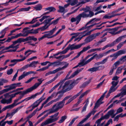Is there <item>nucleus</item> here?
<instances>
[{"label":"nucleus","mask_w":126,"mask_h":126,"mask_svg":"<svg viewBox=\"0 0 126 126\" xmlns=\"http://www.w3.org/2000/svg\"><path fill=\"white\" fill-rule=\"evenodd\" d=\"M71 96L70 95L67 96L65 97L62 101L56 103L60 109L62 108L64 106L65 101L69 98Z\"/></svg>","instance_id":"8"},{"label":"nucleus","mask_w":126,"mask_h":126,"mask_svg":"<svg viewBox=\"0 0 126 126\" xmlns=\"http://www.w3.org/2000/svg\"><path fill=\"white\" fill-rule=\"evenodd\" d=\"M90 0H79V2L78 4H77V6L80 5L81 4H83L86 2H88Z\"/></svg>","instance_id":"40"},{"label":"nucleus","mask_w":126,"mask_h":126,"mask_svg":"<svg viewBox=\"0 0 126 126\" xmlns=\"http://www.w3.org/2000/svg\"><path fill=\"white\" fill-rule=\"evenodd\" d=\"M8 30L9 28L7 27L5 28L0 32V38H2L4 37L6 31Z\"/></svg>","instance_id":"17"},{"label":"nucleus","mask_w":126,"mask_h":126,"mask_svg":"<svg viewBox=\"0 0 126 126\" xmlns=\"http://www.w3.org/2000/svg\"><path fill=\"white\" fill-rule=\"evenodd\" d=\"M79 118L78 116H77L76 117L74 118L71 120V122L69 123L68 126H71L74 123L75 121L77 119Z\"/></svg>","instance_id":"51"},{"label":"nucleus","mask_w":126,"mask_h":126,"mask_svg":"<svg viewBox=\"0 0 126 126\" xmlns=\"http://www.w3.org/2000/svg\"><path fill=\"white\" fill-rule=\"evenodd\" d=\"M36 52V51H35L29 49L26 51L25 53L24 54L25 56L24 57H26V58L31 54L32 53H35Z\"/></svg>","instance_id":"21"},{"label":"nucleus","mask_w":126,"mask_h":126,"mask_svg":"<svg viewBox=\"0 0 126 126\" xmlns=\"http://www.w3.org/2000/svg\"><path fill=\"white\" fill-rule=\"evenodd\" d=\"M19 46V44L15 45L12 44L9 46L8 47H5V48L4 49L7 50L9 48H11L14 49H16V50L18 48Z\"/></svg>","instance_id":"18"},{"label":"nucleus","mask_w":126,"mask_h":126,"mask_svg":"<svg viewBox=\"0 0 126 126\" xmlns=\"http://www.w3.org/2000/svg\"><path fill=\"white\" fill-rule=\"evenodd\" d=\"M82 10L84 11V12L87 13L89 12V13L90 12H92L91 11V9L90 8L88 7H87L85 8H83Z\"/></svg>","instance_id":"44"},{"label":"nucleus","mask_w":126,"mask_h":126,"mask_svg":"<svg viewBox=\"0 0 126 126\" xmlns=\"http://www.w3.org/2000/svg\"><path fill=\"white\" fill-rule=\"evenodd\" d=\"M41 16L39 17H37L34 18H33L32 20V21L30 22H26L25 23V24H32L34 23L35 22L37 21L36 19L37 18H40Z\"/></svg>","instance_id":"32"},{"label":"nucleus","mask_w":126,"mask_h":126,"mask_svg":"<svg viewBox=\"0 0 126 126\" xmlns=\"http://www.w3.org/2000/svg\"><path fill=\"white\" fill-rule=\"evenodd\" d=\"M67 116H63L61 117L60 119L58 121L59 123H61L63 122L66 119Z\"/></svg>","instance_id":"43"},{"label":"nucleus","mask_w":126,"mask_h":126,"mask_svg":"<svg viewBox=\"0 0 126 126\" xmlns=\"http://www.w3.org/2000/svg\"><path fill=\"white\" fill-rule=\"evenodd\" d=\"M50 123L47 119L41 123L40 126H44Z\"/></svg>","instance_id":"58"},{"label":"nucleus","mask_w":126,"mask_h":126,"mask_svg":"<svg viewBox=\"0 0 126 126\" xmlns=\"http://www.w3.org/2000/svg\"><path fill=\"white\" fill-rule=\"evenodd\" d=\"M92 40L90 36L86 38L85 39L84 41L85 43H87L91 42Z\"/></svg>","instance_id":"49"},{"label":"nucleus","mask_w":126,"mask_h":126,"mask_svg":"<svg viewBox=\"0 0 126 126\" xmlns=\"http://www.w3.org/2000/svg\"><path fill=\"white\" fill-rule=\"evenodd\" d=\"M81 79V78H79L75 80H72V83H73V85H74V86L79 82Z\"/></svg>","instance_id":"37"},{"label":"nucleus","mask_w":126,"mask_h":126,"mask_svg":"<svg viewBox=\"0 0 126 126\" xmlns=\"http://www.w3.org/2000/svg\"><path fill=\"white\" fill-rule=\"evenodd\" d=\"M119 56L123 54H125L126 53V49L125 48L122 49L117 52Z\"/></svg>","instance_id":"36"},{"label":"nucleus","mask_w":126,"mask_h":126,"mask_svg":"<svg viewBox=\"0 0 126 126\" xmlns=\"http://www.w3.org/2000/svg\"><path fill=\"white\" fill-rule=\"evenodd\" d=\"M42 101L39 99L34 103L32 105L28 107L27 109L32 108L33 110L35 108L37 107Z\"/></svg>","instance_id":"14"},{"label":"nucleus","mask_w":126,"mask_h":126,"mask_svg":"<svg viewBox=\"0 0 126 126\" xmlns=\"http://www.w3.org/2000/svg\"><path fill=\"white\" fill-rule=\"evenodd\" d=\"M32 91H31V90L30 89V88H29L26 90L22 92H20V93H21V95L19 96V97L17 99L15 100L14 102L16 103L19 100H20L25 95Z\"/></svg>","instance_id":"6"},{"label":"nucleus","mask_w":126,"mask_h":126,"mask_svg":"<svg viewBox=\"0 0 126 126\" xmlns=\"http://www.w3.org/2000/svg\"><path fill=\"white\" fill-rule=\"evenodd\" d=\"M82 90H81V91L79 92L77 94L74 95L72 97L70 98L68 100V101L66 103L65 105H66L68 104L70 102H71L73 100L75 99L81 93Z\"/></svg>","instance_id":"16"},{"label":"nucleus","mask_w":126,"mask_h":126,"mask_svg":"<svg viewBox=\"0 0 126 126\" xmlns=\"http://www.w3.org/2000/svg\"><path fill=\"white\" fill-rule=\"evenodd\" d=\"M53 65L54 67L56 66H57L60 65L61 64V63L59 61H55L53 62Z\"/></svg>","instance_id":"54"},{"label":"nucleus","mask_w":126,"mask_h":126,"mask_svg":"<svg viewBox=\"0 0 126 126\" xmlns=\"http://www.w3.org/2000/svg\"><path fill=\"white\" fill-rule=\"evenodd\" d=\"M49 32V33L45 34L44 35L45 38H51L53 37H54V36H53V35H51L52 34H51L50 32Z\"/></svg>","instance_id":"35"},{"label":"nucleus","mask_w":126,"mask_h":126,"mask_svg":"<svg viewBox=\"0 0 126 126\" xmlns=\"http://www.w3.org/2000/svg\"><path fill=\"white\" fill-rule=\"evenodd\" d=\"M43 108V107L42 106H41L40 109H38V108H37L35 110H34L33 111V112L31 114L33 116L35 114L37 111H40L41 110V109L42 108Z\"/></svg>","instance_id":"48"},{"label":"nucleus","mask_w":126,"mask_h":126,"mask_svg":"<svg viewBox=\"0 0 126 126\" xmlns=\"http://www.w3.org/2000/svg\"><path fill=\"white\" fill-rule=\"evenodd\" d=\"M118 83V81L114 82L112 81L111 82V84L112 86L110 88L109 91L110 93H112L114 92L116 90L118 87V86H116Z\"/></svg>","instance_id":"10"},{"label":"nucleus","mask_w":126,"mask_h":126,"mask_svg":"<svg viewBox=\"0 0 126 126\" xmlns=\"http://www.w3.org/2000/svg\"><path fill=\"white\" fill-rule=\"evenodd\" d=\"M70 49L69 47H68L66 48L65 49L63 50L60 52L61 54H63L66 53L68 50Z\"/></svg>","instance_id":"61"},{"label":"nucleus","mask_w":126,"mask_h":126,"mask_svg":"<svg viewBox=\"0 0 126 126\" xmlns=\"http://www.w3.org/2000/svg\"><path fill=\"white\" fill-rule=\"evenodd\" d=\"M16 38H17L18 37H25L27 36L28 35V34L27 33L26 34H22L21 33H19L18 34H17L16 35Z\"/></svg>","instance_id":"50"},{"label":"nucleus","mask_w":126,"mask_h":126,"mask_svg":"<svg viewBox=\"0 0 126 126\" xmlns=\"http://www.w3.org/2000/svg\"><path fill=\"white\" fill-rule=\"evenodd\" d=\"M126 36V35L120 36L117 38L114 41L111 43L113 46L122 41L123 39H124Z\"/></svg>","instance_id":"12"},{"label":"nucleus","mask_w":126,"mask_h":126,"mask_svg":"<svg viewBox=\"0 0 126 126\" xmlns=\"http://www.w3.org/2000/svg\"><path fill=\"white\" fill-rule=\"evenodd\" d=\"M53 98L50 96H48L46 100L42 104L41 106L43 107L44 105L46 104L49 101L52 99Z\"/></svg>","instance_id":"39"},{"label":"nucleus","mask_w":126,"mask_h":126,"mask_svg":"<svg viewBox=\"0 0 126 126\" xmlns=\"http://www.w3.org/2000/svg\"><path fill=\"white\" fill-rule=\"evenodd\" d=\"M94 15V13L93 12H90L89 13H87L84 12L79 14L77 16V18L78 19L77 23L80 20L81 17L86 18L87 17H91Z\"/></svg>","instance_id":"3"},{"label":"nucleus","mask_w":126,"mask_h":126,"mask_svg":"<svg viewBox=\"0 0 126 126\" xmlns=\"http://www.w3.org/2000/svg\"><path fill=\"white\" fill-rule=\"evenodd\" d=\"M64 82L63 81H62V80H61L60 82H59L57 84L55 85L54 87H53V88L54 90L56 88H57L60 85V86L58 88V90H59L61 89V88L62 87V84Z\"/></svg>","instance_id":"24"},{"label":"nucleus","mask_w":126,"mask_h":126,"mask_svg":"<svg viewBox=\"0 0 126 126\" xmlns=\"http://www.w3.org/2000/svg\"><path fill=\"white\" fill-rule=\"evenodd\" d=\"M34 8L36 11H39L42 9V6L40 4H38L34 7Z\"/></svg>","instance_id":"42"},{"label":"nucleus","mask_w":126,"mask_h":126,"mask_svg":"<svg viewBox=\"0 0 126 126\" xmlns=\"http://www.w3.org/2000/svg\"><path fill=\"white\" fill-rule=\"evenodd\" d=\"M83 69V68H81L79 70H77L74 73H73L71 76V78L74 77L75 75L78 74Z\"/></svg>","instance_id":"30"},{"label":"nucleus","mask_w":126,"mask_h":126,"mask_svg":"<svg viewBox=\"0 0 126 126\" xmlns=\"http://www.w3.org/2000/svg\"><path fill=\"white\" fill-rule=\"evenodd\" d=\"M70 49L69 47H68L66 48L65 49L63 50L60 52L61 54H63L66 53L68 50Z\"/></svg>","instance_id":"60"},{"label":"nucleus","mask_w":126,"mask_h":126,"mask_svg":"<svg viewBox=\"0 0 126 126\" xmlns=\"http://www.w3.org/2000/svg\"><path fill=\"white\" fill-rule=\"evenodd\" d=\"M59 18H57L55 20L52 21L51 23H50V24H49V25L50 26V25L52 24H53L54 25L58 23V21L59 20Z\"/></svg>","instance_id":"56"},{"label":"nucleus","mask_w":126,"mask_h":126,"mask_svg":"<svg viewBox=\"0 0 126 126\" xmlns=\"http://www.w3.org/2000/svg\"><path fill=\"white\" fill-rule=\"evenodd\" d=\"M100 28H96L93 30L91 31V32H87V31H85L83 32H82L80 33H76V35L79 36L80 37L81 39L84 37L89 35L91 34V32L97 29H100Z\"/></svg>","instance_id":"5"},{"label":"nucleus","mask_w":126,"mask_h":126,"mask_svg":"<svg viewBox=\"0 0 126 126\" xmlns=\"http://www.w3.org/2000/svg\"><path fill=\"white\" fill-rule=\"evenodd\" d=\"M31 8V7H29L27 8H22L20 9L16 13H18L19 12L21 11H29L30 10Z\"/></svg>","instance_id":"29"},{"label":"nucleus","mask_w":126,"mask_h":126,"mask_svg":"<svg viewBox=\"0 0 126 126\" xmlns=\"http://www.w3.org/2000/svg\"><path fill=\"white\" fill-rule=\"evenodd\" d=\"M91 113H89L86 116V117L81 121L84 123L91 116Z\"/></svg>","instance_id":"62"},{"label":"nucleus","mask_w":126,"mask_h":126,"mask_svg":"<svg viewBox=\"0 0 126 126\" xmlns=\"http://www.w3.org/2000/svg\"><path fill=\"white\" fill-rule=\"evenodd\" d=\"M71 72V71H70L67 74L65 78L63 80H62V81H63V82H64L65 80H66L67 79H69L70 78H71V76L70 77H69V76L70 75V74Z\"/></svg>","instance_id":"41"},{"label":"nucleus","mask_w":126,"mask_h":126,"mask_svg":"<svg viewBox=\"0 0 126 126\" xmlns=\"http://www.w3.org/2000/svg\"><path fill=\"white\" fill-rule=\"evenodd\" d=\"M125 41L120 43L117 46V50H118L120 49L122 46L124 44L126 43Z\"/></svg>","instance_id":"46"},{"label":"nucleus","mask_w":126,"mask_h":126,"mask_svg":"<svg viewBox=\"0 0 126 126\" xmlns=\"http://www.w3.org/2000/svg\"><path fill=\"white\" fill-rule=\"evenodd\" d=\"M114 110L112 109L109 111L104 116V117L105 119H108L110 116H112L111 118H113L116 115L115 114H114Z\"/></svg>","instance_id":"11"},{"label":"nucleus","mask_w":126,"mask_h":126,"mask_svg":"<svg viewBox=\"0 0 126 126\" xmlns=\"http://www.w3.org/2000/svg\"><path fill=\"white\" fill-rule=\"evenodd\" d=\"M16 87L15 83L12 84L10 85V87L6 88V91L8 92L11 90H13L16 88Z\"/></svg>","instance_id":"28"},{"label":"nucleus","mask_w":126,"mask_h":126,"mask_svg":"<svg viewBox=\"0 0 126 126\" xmlns=\"http://www.w3.org/2000/svg\"><path fill=\"white\" fill-rule=\"evenodd\" d=\"M37 95V94H34L32 95L30 97H28L24 99V101H27L32 99H34L35 97Z\"/></svg>","instance_id":"31"},{"label":"nucleus","mask_w":126,"mask_h":126,"mask_svg":"<svg viewBox=\"0 0 126 126\" xmlns=\"http://www.w3.org/2000/svg\"><path fill=\"white\" fill-rule=\"evenodd\" d=\"M24 106V105L21 106L17 108L16 109L14 110L13 112L15 114L19 110L21 109Z\"/></svg>","instance_id":"55"},{"label":"nucleus","mask_w":126,"mask_h":126,"mask_svg":"<svg viewBox=\"0 0 126 126\" xmlns=\"http://www.w3.org/2000/svg\"><path fill=\"white\" fill-rule=\"evenodd\" d=\"M2 99L0 101L1 103L2 104H10L11 103V99H6V98H2Z\"/></svg>","instance_id":"20"},{"label":"nucleus","mask_w":126,"mask_h":126,"mask_svg":"<svg viewBox=\"0 0 126 126\" xmlns=\"http://www.w3.org/2000/svg\"><path fill=\"white\" fill-rule=\"evenodd\" d=\"M59 114V112H57L55 113L54 115L50 117L51 118L47 120L50 123L55 122L58 119L59 117L58 116Z\"/></svg>","instance_id":"7"},{"label":"nucleus","mask_w":126,"mask_h":126,"mask_svg":"<svg viewBox=\"0 0 126 126\" xmlns=\"http://www.w3.org/2000/svg\"><path fill=\"white\" fill-rule=\"evenodd\" d=\"M100 34V33H96L92 34L90 36L92 40H93V39H95L96 37V36H98Z\"/></svg>","instance_id":"45"},{"label":"nucleus","mask_w":126,"mask_h":126,"mask_svg":"<svg viewBox=\"0 0 126 126\" xmlns=\"http://www.w3.org/2000/svg\"><path fill=\"white\" fill-rule=\"evenodd\" d=\"M10 93L9 92L6 93L4 94L3 95H2L0 97V99L2 98L3 97V96H4L5 97V98H8L10 97Z\"/></svg>","instance_id":"47"},{"label":"nucleus","mask_w":126,"mask_h":126,"mask_svg":"<svg viewBox=\"0 0 126 126\" xmlns=\"http://www.w3.org/2000/svg\"><path fill=\"white\" fill-rule=\"evenodd\" d=\"M120 63V61H118L116 62L113 64L112 67L114 68V69H116V68L117 66L119 65Z\"/></svg>","instance_id":"52"},{"label":"nucleus","mask_w":126,"mask_h":126,"mask_svg":"<svg viewBox=\"0 0 126 126\" xmlns=\"http://www.w3.org/2000/svg\"><path fill=\"white\" fill-rule=\"evenodd\" d=\"M37 80L39 82H38L35 83L32 86L29 88L32 91L33 90L37 88L41 84L43 81H44V79H42V78H41L38 79Z\"/></svg>","instance_id":"9"},{"label":"nucleus","mask_w":126,"mask_h":126,"mask_svg":"<svg viewBox=\"0 0 126 126\" xmlns=\"http://www.w3.org/2000/svg\"><path fill=\"white\" fill-rule=\"evenodd\" d=\"M67 3H69L72 6L75 5L78 2V0H67L66 1Z\"/></svg>","instance_id":"19"},{"label":"nucleus","mask_w":126,"mask_h":126,"mask_svg":"<svg viewBox=\"0 0 126 126\" xmlns=\"http://www.w3.org/2000/svg\"><path fill=\"white\" fill-rule=\"evenodd\" d=\"M38 63V61H33L30 64V67H32L35 68L36 67V65Z\"/></svg>","instance_id":"38"},{"label":"nucleus","mask_w":126,"mask_h":126,"mask_svg":"<svg viewBox=\"0 0 126 126\" xmlns=\"http://www.w3.org/2000/svg\"><path fill=\"white\" fill-rule=\"evenodd\" d=\"M104 68V66L101 65L97 67H93L89 69L88 70L91 72H93L101 70L103 69Z\"/></svg>","instance_id":"13"},{"label":"nucleus","mask_w":126,"mask_h":126,"mask_svg":"<svg viewBox=\"0 0 126 126\" xmlns=\"http://www.w3.org/2000/svg\"><path fill=\"white\" fill-rule=\"evenodd\" d=\"M95 20V21H98V20H100V19H96V18H94L90 20L88 22H87L86 25L85 26H84L83 27L79 29V31H81L82 30H83L84 29H87V30H89L94 25H96V24H94L90 26H87L90 23L94 21V20Z\"/></svg>","instance_id":"4"},{"label":"nucleus","mask_w":126,"mask_h":126,"mask_svg":"<svg viewBox=\"0 0 126 126\" xmlns=\"http://www.w3.org/2000/svg\"><path fill=\"white\" fill-rule=\"evenodd\" d=\"M91 48L90 46H88L86 47H84L83 48L82 50L81 51V52L83 53L89 49Z\"/></svg>","instance_id":"57"},{"label":"nucleus","mask_w":126,"mask_h":126,"mask_svg":"<svg viewBox=\"0 0 126 126\" xmlns=\"http://www.w3.org/2000/svg\"><path fill=\"white\" fill-rule=\"evenodd\" d=\"M105 118L104 116L101 117L100 118L97 120L95 122V124H97V126H101L100 123L101 121Z\"/></svg>","instance_id":"26"},{"label":"nucleus","mask_w":126,"mask_h":126,"mask_svg":"<svg viewBox=\"0 0 126 126\" xmlns=\"http://www.w3.org/2000/svg\"><path fill=\"white\" fill-rule=\"evenodd\" d=\"M57 78V76L55 77L53 79L45 83L46 85H47L54 81Z\"/></svg>","instance_id":"59"},{"label":"nucleus","mask_w":126,"mask_h":126,"mask_svg":"<svg viewBox=\"0 0 126 126\" xmlns=\"http://www.w3.org/2000/svg\"><path fill=\"white\" fill-rule=\"evenodd\" d=\"M39 29H38L34 30L32 29L31 30L27 31V32L28 34L29 33L33 34H36L38 32V30Z\"/></svg>","instance_id":"22"},{"label":"nucleus","mask_w":126,"mask_h":126,"mask_svg":"<svg viewBox=\"0 0 126 126\" xmlns=\"http://www.w3.org/2000/svg\"><path fill=\"white\" fill-rule=\"evenodd\" d=\"M64 82L63 81H62V80H61L60 82H59L57 84L55 85L54 87H53V88L54 90L56 88H57L60 85V86L58 88V90H59L61 89V88L62 87V84Z\"/></svg>","instance_id":"23"},{"label":"nucleus","mask_w":126,"mask_h":126,"mask_svg":"<svg viewBox=\"0 0 126 126\" xmlns=\"http://www.w3.org/2000/svg\"><path fill=\"white\" fill-rule=\"evenodd\" d=\"M91 113H89L86 116V117L81 121L84 123L91 116Z\"/></svg>","instance_id":"63"},{"label":"nucleus","mask_w":126,"mask_h":126,"mask_svg":"<svg viewBox=\"0 0 126 126\" xmlns=\"http://www.w3.org/2000/svg\"><path fill=\"white\" fill-rule=\"evenodd\" d=\"M119 78V77H118L117 76H115L112 79V80L113 81H114V82H117L118 81V83L119 82V80H118V79Z\"/></svg>","instance_id":"64"},{"label":"nucleus","mask_w":126,"mask_h":126,"mask_svg":"<svg viewBox=\"0 0 126 126\" xmlns=\"http://www.w3.org/2000/svg\"><path fill=\"white\" fill-rule=\"evenodd\" d=\"M59 109H60L56 103L53 106L52 109L50 110L48 112H47L46 114L44 115L38 120L37 122V123H39L42 121L46 117H47L48 114L56 112Z\"/></svg>","instance_id":"1"},{"label":"nucleus","mask_w":126,"mask_h":126,"mask_svg":"<svg viewBox=\"0 0 126 126\" xmlns=\"http://www.w3.org/2000/svg\"><path fill=\"white\" fill-rule=\"evenodd\" d=\"M45 11H48L50 12L54 11L56 10V9L54 7H49L44 9Z\"/></svg>","instance_id":"33"},{"label":"nucleus","mask_w":126,"mask_h":126,"mask_svg":"<svg viewBox=\"0 0 126 126\" xmlns=\"http://www.w3.org/2000/svg\"><path fill=\"white\" fill-rule=\"evenodd\" d=\"M123 66H121L119 67L117 69L115 73L116 75H118L121 73L122 71L124 68Z\"/></svg>","instance_id":"27"},{"label":"nucleus","mask_w":126,"mask_h":126,"mask_svg":"<svg viewBox=\"0 0 126 126\" xmlns=\"http://www.w3.org/2000/svg\"><path fill=\"white\" fill-rule=\"evenodd\" d=\"M20 93V92H17L15 93L12 94L10 95V98L9 99H11V102H12V99L13 97H15L16 95Z\"/></svg>","instance_id":"53"},{"label":"nucleus","mask_w":126,"mask_h":126,"mask_svg":"<svg viewBox=\"0 0 126 126\" xmlns=\"http://www.w3.org/2000/svg\"><path fill=\"white\" fill-rule=\"evenodd\" d=\"M73 83H72V80H68L64 83L62 87V91L64 93L70 91L74 87Z\"/></svg>","instance_id":"2"},{"label":"nucleus","mask_w":126,"mask_h":126,"mask_svg":"<svg viewBox=\"0 0 126 126\" xmlns=\"http://www.w3.org/2000/svg\"><path fill=\"white\" fill-rule=\"evenodd\" d=\"M59 9L58 11V12L60 13H63V12H67V11H65V10L64 7H63L61 6H59Z\"/></svg>","instance_id":"34"},{"label":"nucleus","mask_w":126,"mask_h":126,"mask_svg":"<svg viewBox=\"0 0 126 126\" xmlns=\"http://www.w3.org/2000/svg\"><path fill=\"white\" fill-rule=\"evenodd\" d=\"M54 18H51L49 19H47L45 20L42 23H42H43L46 26H47V25H49V24H50V23L51 21Z\"/></svg>","instance_id":"25"},{"label":"nucleus","mask_w":126,"mask_h":126,"mask_svg":"<svg viewBox=\"0 0 126 126\" xmlns=\"http://www.w3.org/2000/svg\"><path fill=\"white\" fill-rule=\"evenodd\" d=\"M62 95H58L57 98L54 100H52L51 101L48 102L47 104H46L44 106V108L49 106L50 105L52 104L54 102H56L59 100L61 99V97H62Z\"/></svg>","instance_id":"15"}]
</instances>
